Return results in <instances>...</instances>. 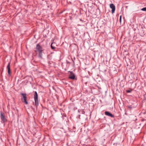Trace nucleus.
<instances>
[{
    "instance_id": "obj_1",
    "label": "nucleus",
    "mask_w": 146,
    "mask_h": 146,
    "mask_svg": "<svg viewBox=\"0 0 146 146\" xmlns=\"http://www.w3.org/2000/svg\"><path fill=\"white\" fill-rule=\"evenodd\" d=\"M35 49L36 50H35V52L36 53H38L39 57L40 58H42L43 51L42 47L39 44H38L36 45Z\"/></svg>"
},
{
    "instance_id": "obj_2",
    "label": "nucleus",
    "mask_w": 146,
    "mask_h": 146,
    "mask_svg": "<svg viewBox=\"0 0 146 146\" xmlns=\"http://www.w3.org/2000/svg\"><path fill=\"white\" fill-rule=\"evenodd\" d=\"M20 94L22 96L21 98L22 102L26 104H28V102L27 101V94H26L23 93H21Z\"/></svg>"
},
{
    "instance_id": "obj_3",
    "label": "nucleus",
    "mask_w": 146,
    "mask_h": 146,
    "mask_svg": "<svg viewBox=\"0 0 146 146\" xmlns=\"http://www.w3.org/2000/svg\"><path fill=\"white\" fill-rule=\"evenodd\" d=\"M34 98L35 102V105L36 107H37L38 105L39 102L38 98V94L36 91L35 92Z\"/></svg>"
},
{
    "instance_id": "obj_4",
    "label": "nucleus",
    "mask_w": 146,
    "mask_h": 146,
    "mask_svg": "<svg viewBox=\"0 0 146 146\" xmlns=\"http://www.w3.org/2000/svg\"><path fill=\"white\" fill-rule=\"evenodd\" d=\"M0 117L1 120L3 123H5L7 121V119L5 118L4 115L3 114L2 112L1 113Z\"/></svg>"
},
{
    "instance_id": "obj_5",
    "label": "nucleus",
    "mask_w": 146,
    "mask_h": 146,
    "mask_svg": "<svg viewBox=\"0 0 146 146\" xmlns=\"http://www.w3.org/2000/svg\"><path fill=\"white\" fill-rule=\"evenodd\" d=\"M110 7L112 9L111 12L112 13H114L115 10V7L114 5L112 3L110 5Z\"/></svg>"
},
{
    "instance_id": "obj_6",
    "label": "nucleus",
    "mask_w": 146,
    "mask_h": 146,
    "mask_svg": "<svg viewBox=\"0 0 146 146\" xmlns=\"http://www.w3.org/2000/svg\"><path fill=\"white\" fill-rule=\"evenodd\" d=\"M10 64V62H9L7 66V68L8 69V74L9 75H11Z\"/></svg>"
},
{
    "instance_id": "obj_7",
    "label": "nucleus",
    "mask_w": 146,
    "mask_h": 146,
    "mask_svg": "<svg viewBox=\"0 0 146 146\" xmlns=\"http://www.w3.org/2000/svg\"><path fill=\"white\" fill-rule=\"evenodd\" d=\"M105 114L107 116H110L111 117H114V116L110 113V112L108 111H106L105 112Z\"/></svg>"
},
{
    "instance_id": "obj_8",
    "label": "nucleus",
    "mask_w": 146,
    "mask_h": 146,
    "mask_svg": "<svg viewBox=\"0 0 146 146\" xmlns=\"http://www.w3.org/2000/svg\"><path fill=\"white\" fill-rule=\"evenodd\" d=\"M69 78L72 80H74L75 78V76L72 72H70V74Z\"/></svg>"
},
{
    "instance_id": "obj_9",
    "label": "nucleus",
    "mask_w": 146,
    "mask_h": 146,
    "mask_svg": "<svg viewBox=\"0 0 146 146\" xmlns=\"http://www.w3.org/2000/svg\"><path fill=\"white\" fill-rule=\"evenodd\" d=\"M52 43L51 44V45H50V46H51V48L52 49H55V47H54L53 46H52Z\"/></svg>"
},
{
    "instance_id": "obj_10",
    "label": "nucleus",
    "mask_w": 146,
    "mask_h": 146,
    "mask_svg": "<svg viewBox=\"0 0 146 146\" xmlns=\"http://www.w3.org/2000/svg\"><path fill=\"white\" fill-rule=\"evenodd\" d=\"M141 10L146 11V7L143 8L141 9Z\"/></svg>"
},
{
    "instance_id": "obj_11",
    "label": "nucleus",
    "mask_w": 146,
    "mask_h": 146,
    "mask_svg": "<svg viewBox=\"0 0 146 146\" xmlns=\"http://www.w3.org/2000/svg\"><path fill=\"white\" fill-rule=\"evenodd\" d=\"M81 112L82 114H84L85 113V112L83 110H81Z\"/></svg>"
},
{
    "instance_id": "obj_12",
    "label": "nucleus",
    "mask_w": 146,
    "mask_h": 146,
    "mask_svg": "<svg viewBox=\"0 0 146 146\" xmlns=\"http://www.w3.org/2000/svg\"><path fill=\"white\" fill-rule=\"evenodd\" d=\"M132 90H127L126 92L127 93H130L131 92Z\"/></svg>"
},
{
    "instance_id": "obj_13",
    "label": "nucleus",
    "mask_w": 146,
    "mask_h": 146,
    "mask_svg": "<svg viewBox=\"0 0 146 146\" xmlns=\"http://www.w3.org/2000/svg\"><path fill=\"white\" fill-rule=\"evenodd\" d=\"M128 108L130 110H131L132 108V107L131 106H128Z\"/></svg>"
},
{
    "instance_id": "obj_14",
    "label": "nucleus",
    "mask_w": 146,
    "mask_h": 146,
    "mask_svg": "<svg viewBox=\"0 0 146 146\" xmlns=\"http://www.w3.org/2000/svg\"><path fill=\"white\" fill-rule=\"evenodd\" d=\"M121 15L120 16V18H119V22L120 23H121Z\"/></svg>"
},
{
    "instance_id": "obj_15",
    "label": "nucleus",
    "mask_w": 146,
    "mask_h": 146,
    "mask_svg": "<svg viewBox=\"0 0 146 146\" xmlns=\"http://www.w3.org/2000/svg\"><path fill=\"white\" fill-rule=\"evenodd\" d=\"M78 111L79 112H81V110L79 109L78 110Z\"/></svg>"
}]
</instances>
